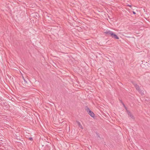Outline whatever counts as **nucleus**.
I'll use <instances>...</instances> for the list:
<instances>
[{
    "mask_svg": "<svg viewBox=\"0 0 150 150\" xmlns=\"http://www.w3.org/2000/svg\"><path fill=\"white\" fill-rule=\"evenodd\" d=\"M29 139L31 141H33V138L32 137L29 138Z\"/></svg>",
    "mask_w": 150,
    "mask_h": 150,
    "instance_id": "6e6552de",
    "label": "nucleus"
},
{
    "mask_svg": "<svg viewBox=\"0 0 150 150\" xmlns=\"http://www.w3.org/2000/svg\"><path fill=\"white\" fill-rule=\"evenodd\" d=\"M24 82H25V83H27V82L26 81H25V80L24 79Z\"/></svg>",
    "mask_w": 150,
    "mask_h": 150,
    "instance_id": "1a4fd4ad",
    "label": "nucleus"
},
{
    "mask_svg": "<svg viewBox=\"0 0 150 150\" xmlns=\"http://www.w3.org/2000/svg\"><path fill=\"white\" fill-rule=\"evenodd\" d=\"M125 108L126 110H127V107H125Z\"/></svg>",
    "mask_w": 150,
    "mask_h": 150,
    "instance_id": "4468645a",
    "label": "nucleus"
},
{
    "mask_svg": "<svg viewBox=\"0 0 150 150\" xmlns=\"http://www.w3.org/2000/svg\"><path fill=\"white\" fill-rule=\"evenodd\" d=\"M114 33L113 32L111 31V33H110V36H111L112 37Z\"/></svg>",
    "mask_w": 150,
    "mask_h": 150,
    "instance_id": "0eeeda50",
    "label": "nucleus"
},
{
    "mask_svg": "<svg viewBox=\"0 0 150 150\" xmlns=\"http://www.w3.org/2000/svg\"><path fill=\"white\" fill-rule=\"evenodd\" d=\"M98 137H100V136H99V135H98Z\"/></svg>",
    "mask_w": 150,
    "mask_h": 150,
    "instance_id": "a211bd4d",
    "label": "nucleus"
},
{
    "mask_svg": "<svg viewBox=\"0 0 150 150\" xmlns=\"http://www.w3.org/2000/svg\"><path fill=\"white\" fill-rule=\"evenodd\" d=\"M76 122L77 124H78L79 126V127L81 128V129H83V128L82 125L79 122L77 121Z\"/></svg>",
    "mask_w": 150,
    "mask_h": 150,
    "instance_id": "39448f33",
    "label": "nucleus"
},
{
    "mask_svg": "<svg viewBox=\"0 0 150 150\" xmlns=\"http://www.w3.org/2000/svg\"><path fill=\"white\" fill-rule=\"evenodd\" d=\"M133 84L136 89L138 91V92L141 95H143L144 94V91L143 90H141L139 86L137 83H133Z\"/></svg>",
    "mask_w": 150,
    "mask_h": 150,
    "instance_id": "f257e3e1",
    "label": "nucleus"
},
{
    "mask_svg": "<svg viewBox=\"0 0 150 150\" xmlns=\"http://www.w3.org/2000/svg\"><path fill=\"white\" fill-rule=\"evenodd\" d=\"M16 137H18V135L17 134H16Z\"/></svg>",
    "mask_w": 150,
    "mask_h": 150,
    "instance_id": "2eb2a0df",
    "label": "nucleus"
},
{
    "mask_svg": "<svg viewBox=\"0 0 150 150\" xmlns=\"http://www.w3.org/2000/svg\"><path fill=\"white\" fill-rule=\"evenodd\" d=\"M120 101L122 104V103H123V102L122 101V100H120Z\"/></svg>",
    "mask_w": 150,
    "mask_h": 150,
    "instance_id": "ddd939ff",
    "label": "nucleus"
},
{
    "mask_svg": "<svg viewBox=\"0 0 150 150\" xmlns=\"http://www.w3.org/2000/svg\"><path fill=\"white\" fill-rule=\"evenodd\" d=\"M112 38H114L115 39H119V37L115 33H114Z\"/></svg>",
    "mask_w": 150,
    "mask_h": 150,
    "instance_id": "20e7f679",
    "label": "nucleus"
},
{
    "mask_svg": "<svg viewBox=\"0 0 150 150\" xmlns=\"http://www.w3.org/2000/svg\"><path fill=\"white\" fill-rule=\"evenodd\" d=\"M132 12H133V14H136V13L134 11H133Z\"/></svg>",
    "mask_w": 150,
    "mask_h": 150,
    "instance_id": "9b49d317",
    "label": "nucleus"
},
{
    "mask_svg": "<svg viewBox=\"0 0 150 150\" xmlns=\"http://www.w3.org/2000/svg\"><path fill=\"white\" fill-rule=\"evenodd\" d=\"M124 107H125V105H123Z\"/></svg>",
    "mask_w": 150,
    "mask_h": 150,
    "instance_id": "f3484780",
    "label": "nucleus"
},
{
    "mask_svg": "<svg viewBox=\"0 0 150 150\" xmlns=\"http://www.w3.org/2000/svg\"><path fill=\"white\" fill-rule=\"evenodd\" d=\"M127 6H129V7H131V5H128Z\"/></svg>",
    "mask_w": 150,
    "mask_h": 150,
    "instance_id": "f8f14e48",
    "label": "nucleus"
},
{
    "mask_svg": "<svg viewBox=\"0 0 150 150\" xmlns=\"http://www.w3.org/2000/svg\"><path fill=\"white\" fill-rule=\"evenodd\" d=\"M128 115L130 117H131L132 118L134 119V117L133 116L131 113H129V114L128 113Z\"/></svg>",
    "mask_w": 150,
    "mask_h": 150,
    "instance_id": "423d86ee",
    "label": "nucleus"
},
{
    "mask_svg": "<svg viewBox=\"0 0 150 150\" xmlns=\"http://www.w3.org/2000/svg\"><path fill=\"white\" fill-rule=\"evenodd\" d=\"M86 110L88 113L92 117H94L95 116V114L94 113L92 112L89 108L87 107H86Z\"/></svg>",
    "mask_w": 150,
    "mask_h": 150,
    "instance_id": "f03ea898",
    "label": "nucleus"
},
{
    "mask_svg": "<svg viewBox=\"0 0 150 150\" xmlns=\"http://www.w3.org/2000/svg\"><path fill=\"white\" fill-rule=\"evenodd\" d=\"M122 104L123 105H124L125 104L124 103H122Z\"/></svg>",
    "mask_w": 150,
    "mask_h": 150,
    "instance_id": "dca6fc26",
    "label": "nucleus"
},
{
    "mask_svg": "<svg viewBox=\"0 0 150 150\" xmlns=\"http://www.w3.org/2000/svg\"><path fill=\"white\" fill-rule=\"evenodd\" d=\"M111 31L110 30L106 31L104 32V33L106 35L108 36H110Z\"/></svg>",
    "mask_w": 150,
    "mask_h": 150,
    "instance_id": "7ed1b4c3",
    "label": "nucleus"
},
{
    "mask_svg": "<svg viewBox=\"0 0 150 150\" xmlns=\"http://www.w3.org/2000/svg\"><path fill=\"white\" fill-rule=\"evenodd\" d=\"M127 113L128 114V113H129H129H131L130 112H129V111H128V110H127Z\"/></svg>",
    "mask_w": 150,
    "mask_h": 150,
    "instance_id": "9d476101",
    "label": "nucleus"
}]
</instances>
